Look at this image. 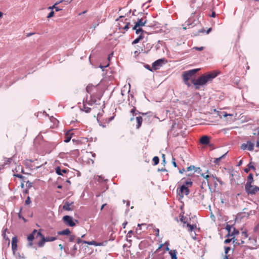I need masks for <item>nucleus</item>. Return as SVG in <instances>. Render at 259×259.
Masks as SVG:
<instances>
[{"label": "nucleus", "instance_id": "1", "mask_svg": "<svg viewBox=\"0 0 259 259\" xmlns=\"http://www.w3.org/2000/svg\"><path fill=\"white\" fill-rule=\"evenodd\" d=\"M219 73L220 72L217 71L207 72L200 76L196 80L192 79V82L195 85L196 89H199L200 85H204L211 82Z\"/></svg>", "mask_w": 259, "mask_h": 259}, {"label": "nucleus", "instance_id": "2", "mask_svg": "<svg viewBox=\"0 0 259 259\" xmlns=\"http://www.w3.org/2000/svg\"><path fill=\"white\" fill-rule=\"evenodd\" d=\"M86 91L91 95V101L94 103H96L97 100L100 99L102 96V92L98 85H94L92 84H89L86 88Z\"/></svg>", "mask_w": 259, "mask_h": 259}, {"label": "nucleus", "instance_id": "3", "mask_svg": "<svg viewBox=\"0 0 259 259\" xmlns=\"http://www.w3.org/2000/svg\"><path fill=\"white\" fill-rule=\"evenodd\" d=\"M147 22V20L146 17H143L141 19L138 18L135 25L133 26V29L136 31V33L137 34L140 32L146 33V32L143 30L142 27L145 26Z\"/></svg>", "mask_w": 259, "mask_h": 259}, {"label": "nucleus", "instance_id": "4", "mask_svg": "<svg viewBox=\"0 0 259 259\" xmlns=\"http://www.w3.org/2000/svg\"><path fill=\"white\" fill-rule=\"evenodd\" d=\"M38 237H40V240L37 243V245L39 247H42L45 245V243L46 242H52L54 241H55L57 239L56 237H53V236H48V237H45V236L41 234V230H38L37 232V234L36 236V238H37Z\"/></svg>", "mask_w": 259, "mask_h": 259}, {"label": "nucleus", "instance_id": "5", "mask_svg": "<svg viewBox=\"0 0 259 259\" xmlns=\"http://www.w3.org/2000/svg\"><path fill=\"white\" fill-rule=\"evenodd\" d=\"M192 184V182L186 181L180 187L179 191L178 190L179 188L177 189V192L181 198H183L184 195H188L189 194L190 191L188 188L191 187Z\"/></svg>", "mask_w": 259, "mask_h": 259}, {"label": "nucleus", "instance_id": "6", "mask_svg": "<svg viewBox=\"0 0 259 259\" xmlns=\"http://www.w3.org/2000/svg\"><path fill=\"white\" fill-rule=\"evenodd\" d=\"M117 20L119 21L118 27L119 29L127 30L129 28L130 22L127 21V19L124 16H120Z\"/></svg>", "mask_w": 259, "mask_h": 259}, {"label": "nucleus", "instance_id": "7", "mask_svg": "<svg viewBox=\"0 0 259 259\" xmlns=\"http://www.w3.org/2000/svg\"><path fill=\"white\" fill-rule=\"evenodd\" d=\"M245 190L248 195H254L259 191V187L252 184H246Z\"/></svg>", "mask_w": 259, "mask_h": 259}, {"label": "nucleus", "instance_id": "8", "mask_svg": "<svg viewBox=\"0 0 259 259\" xmlns=\"http://www.w3.org/2000/svg\"><path fill=\"white\" fill-rule=\"evenodd\" d=\"M198 69H192L183 73L182 77L183 80H189L198 70Z\"/></svg>", "mask_w": 259, "mask_h": 259}, {"label": "nucleus", "instance_id": "9", "mask_svg": "<svg viewBox=\"0 0 259 259\" xmlns=\"http://www.w3.org/2000/svg\"><path fill=\"white\" fill-rule=\"evenodd\" d=\"M247 236V232H242L241 233V238L240 239H239L238 238H235V239L233 240V243L235 245L242 244L244 243L243 239H246Z\"/></svg>", "mask_w": 259, "mask_h": 259}, {"label": "nucleus", "instance_id": "10", "mask_svg": "<svg viewBox=\"0 0 259 259\" xmlns=\"http://www.w3.org/2000/svg\"><path fill=\"white\" fill-rule=\"evenodd\" d=\"M63 221L66 225L69 226L74 227L76 225V224L73 220L72 218L69 215L64 216L63 218Z\"/></svg>", "mask_w": 259, "mask_h": 259}, {"label": "nucleus", "instance_id": "11", "mask_svg": "<svg viewBox=\"0 0 259 259\" xmlns=\"http://www.w3.org/2000/svg\"><path fill=\"white\" fill-rule=\"evenodd\" d=\"M226 229L228 232L227 234L228 237L232 236L235 234H239V231L237 229L229 225H227Z\"/></svg>", "mask_w": 259, "mask_h": 259}, {"label": "nucleus", "instance_id": "12", "mask_svg": "<svg viewBox=\"0 0 259 259\" xmlns=\"http://www.w3.org/2000/svg\"><path fill=\"white\" fill-rule=\"evenodd\" d=\"M254 144L250 141H247L246 143H243L241 146V149L242 150L247 149L248 150L251 151L254 148Z\"/></svg>", "mask_w": 259, "mask_h": 259}, {"label": "nucleus", "instance_id": "13", "mask_svg": "<svg viewBox=\"0 0 259 259\" xmlns=\"http://www.w3.org/2000/svg\"><path fill=\"white\" fill-rule=\"evenodd\" d=\"M38 231L34 230L32 232L29 234L27 237V240L28 241V246H32L33 245V241L34 239L35 236H36L37 234Z\"/></svg>", "mask_w": 259, "mask_h": 259}, {"label": "nucleus", "instance_id": "14", "mask_svg": "<svg viewBox=\"0 0 259 259\" xmlns=\"http://www.w3.org/2000/svg\"><path fill=\"white\" fill-rule=\"evenodd\" d=\"M76 242L78 244H79V243H84V244H89V245H95V246H100V245H101L102 244V243H97L95 241H83V240H82L79 238H78L77 239Z\"/></svg>", "mask_w": 259, "mask_h": 259}, {"label": "nucleus", "instance_id": "15", "mask_svg": "<svg viewBox=\"0 0 259 259\" xmlns=\"http://www.w3.org/2000/svg\"><path fill=\"white\" fill-rule=\"evenodd\" d=\"M164 61V59H160L154 62L152 64V68L153 70H156L159 69Z\"/></svg>", "mask_w": 259, "mask_h": 259}, {"label": "nucleus", "instance_id": "16", "mask_svg": "<svg viewBox=\"0 0 259 259\" xmlns=\"http://www.w3.org/2000/svg\"><path fill=\"white\" fill-rule=\"evenodd\" d=\"M17 242L18 239L17 237H13L12 239V248L14 253L17 250Z\"/></svg>", "mask_w": 259, "mask_h": 259}, {"label": "nucleus", "instance_id": "17", "mask_svg": "<svg viewBox=\"0 0 259 259\" xmlns=\"http://www.w3.org/2000/svg\"><path fill=\"white\" fill-rule=\"evenodd\" d=\"M199 141L201 144L206 145L210 142V138L207 136H203L200 139Z\"/></svg>", "mask_w": 259, "mask_h": 259}, {"label": "nucleus", "instance_id": "18", "mask_svg": "<svg viewBox=\"0 0 259 259\" xmlns=\"http://www.w3.org/2000/svg\"><path fill=\"white\" fill-rule=\"evenodd\" d=\"M187 171H193L194 172H198L199 174H200V172L201 171V169L200 167H195L194 165H190V166H188L187 168Z\"/></svg>", "mask_w": 259, "mask_h": 259}, {"label": "nucleus", "instance_id": "19", "mask_svg": "<svg viewBox=\"0 0 259 259\" xmlns=\"http://www.w3.org/2000/svg\"><path fill=\"white\" fill-rule=\"evenodd\" d=\"M73 202L69 203L68 202H66L65 203L63 206V209L65 210L70 211L73 210Z\"/></svg>", "mask_w": 259, "mask_h": 259}, {"label": "nucleus", "instance_id": "20", "mask_svg": "<svg viewBox=\"0 0 259 259\" xmlns=\"http://www.w3.org/2000/svg\"><path fill=\"white\" fill-rule=\"evenodd\" d=\"M73 134L71 133V131H69L67 132L66 133L64 137V142L65 143L69 142L71 139L72 138V135Z\"/></svg>", "mask_w": 259, "mask_h": 259}, {"label": "nucleus", "instance_id": "21", "mask_svg": "<svg viewBox=\"0 0 259 259\" xmlns=\"http://www.w3.org/2000/svg\"><path fill=\"white\" fill-rule=\"evenodd\" d=\"M56 172L58 175H63L62 173H66L68 170L64 169H61L59 166H57L55 168Z\"/></svg>", "mask_w": 259, "mask_h": 259}, {"label": "nucleus", "instance_id": "22", "mask_svg": "<svg viewBox=\"0 0 259 259\" xmlns=\"http://www.w3.org/2000/svg\"><path fill=\"white\" fill-rule=\"evenodd\" d=\"M139 34H140V35L132 42L133 45L136 44L138 43L140 40H141L142 39H143L144 34L145 33L140 32Z\"/></svg>", "mask_w": 259, "mask_h": 259}, {"label": "nucleus", "instance_id": "23", "mask_svg": "<svg viewBox=\"0 0 259 259\" xmlns=\"http://www.w3.org/2000/svg\"><path fill=\"white\" fill-rule=\"evenodd\" d=\"M71 232L69 229L58 232L57 234L59 235H69Z\"/></svg>", "mask_w": 259, "mask_h": 259}, {"label": "nucleus", "instance_id": "24", "mask_svg": "<svg viewBox=\"0 0 259 259\" xmlns=\"http://www.w3.org/2000/svg\"><path fill=\"white\" fill-rule=\"evenodd\" d=\"M64 2V1H63V0H61V1H59V2H56V3H55V4L53 6H52V7H50L49 8V9H55V10H56V11H57H57H59L61 10V9H60L59 8H58V7H56V6H57V5H58L59 4H60V3H62V2Z\"/></svg>", "mask_w": 259, "mask_h": 259}, {"label": "nucleus", "instance_id": "25", "mask_svg": "<svg viewBox=\"0 0 259 259\" xmlns=\"http://www.w3.org/2000/svg\"><path fill=\"white\" fill-rule=\"evenodd\" d=\"M136 120H137V124L136 125V127H137V128H139L141 127L142 121H143L142 117L141 116L137 117Z\"/></svg>", "mask_w": 259, "mask_h": 259}, {"label": "nucleus", "instance_id": "26", "mask_svg": "<svg viewBox=\"0 0 259 259\" xmlns=\"http://www.w3.org/2000/svg\"><path fill=\"white\" fill-rule=\"evenodd\" d=\"M81 110L85 111L86 113H89L91 111L90 107H87L86 104L83 103L82 107L80 108Z\"/></svg>", "mask_w": 259, "mask_h": 259}, {"label": "nucleus", "instance_id": "27", "mask_svg": "<svg viewBox=\"0 0 259 259\" xmlns=\"http://www.w3.org/2000/svg\"><path fill=\"white\" fill-rule=\"evenodd\" d=\"M253 182V174H250L247 178V181L246 184H252Z\"/></svg>", "mask_w": 259, "mask_h": 259}, {"label": "nucleus", "instance_id": "28", "mask_svg": "<svg viewBox=\"0 0 259 259\" xmlns=\"http://www.w3.org/2000/svg\"><path fill=\"white\" fill-rule=\"evenodd\" d=\"M187 227L188 228V231L192 232L194 229H195L196 228V225L187 224Z\"/></svg>", "mask_w": 259, "mask_h": 259}, {"label": "nucleus", "instance_id": "29", "mask_svg": "<svg viewBox=\"0 0 259 259\" xmlns=\"http://www.w3.org/2000/svg\"><path fill=\"white\" fill-rule=\"evenodd\" d=\"M163 244H161L158 246V248L154 251V252L153 253L152 255L153 256V258H156V254L158 253L161 248L162 247Z\"/></svg>", "mask_w": 259, "mask_h": 259}, {"label": "nucleus", "instance_id": "30", "mask_svg": "<svg viewBox=\"0 0 259 259\" xmlns=\"http://www.w3.org/2000/svg\"><path fill=\"white\" fill-rule=\"evenodd\" d=\"M169 254L171 256V259H177V252L176 250H170Z\"/></svg>", "mask_w": 259, "mask_h": 259}, {"label": "nucleus", "instance_id": "31", "mask_svg": "<svg viewBox=\"0 0 259 259\" xmlns=\"http://www.w3.org/2000/svg\"><path fill=\"white\" fill-rule=\"evenodd\" d=\"M200 174L201 175V176H202L204 178H205L208 184L209 183V179L211 178V177H213V175H211H211H205L204 174L201 173V172H200Z\"/></svg>", "mask_w": 259, "mask_h": 259}, {"label": "nucleus", "instance_id": "32", "mask_svg": "<svg viewBox=\"0 0 259 259\" xmlns=\"http://www.w3.org/2000/svg\"><path fill=\"white\" fill-rule=\"evenodd\" d=\"M225 155H226V154L223 155L222 156H220L219 158H215V159L213 161L214 163L216 164L219 165L220 163V160L225 156Z\"/></svg>", "mask_w": 259, "mask_h": 259}, {"label": "nucleus", "instance_id": "33", "mask_svg": "<svg viewBox=\"0 0 259 259\" xmlns=\"http://www.w3.org/2000/svg\"><path fill=\"white\" fill-rule=\"evenodd\" d=\"M153 162H154V165H157L159 163V157L158 156H154L153 158V159H152Z\"/></svg>", "mask_w": 259, "mask_h": 259}, {"label": "nucleus", "instance_id": "34", "mask_svg": "<svg viewBox=\"0 0 259 259\" xmlns=\"http://www.w3.org/2000/svg\"><path fill=\"white\" fill-rule=\"evenodd\" d=\"M75 239V236L74 235H70L69 236V242H73L74 241Z\"/></svg>", "mask_w": 259, "mask_h": 259}, {"label": "nucleus", "instance_id": "35", "mask_svg": "<svg viewBox=\"0 0 259 259\" xmlns=\"http://www.w3.org/2000/svg\"><path fill=\"white\" fill-rule=\"evenodd\" d=\"M204 48L203 47H194L193 48V49L197 50V51H201L204 50Z\"/></svg>", "mask_w": 259, "mask_h": 259}, {"label": "nucleus", "instance_id": "36", "mask_svg": "<svg viewBox=\"0 0 259 259\" xmlns=\"http://www.w3.org/2000/svg\"><path fill=\"white\" fill-rule=\"evenodd\" d=\"M234 239H235V237H233L231 238H228L225 240L224 242L225 243L227 244L230 243L232 240L233 241Z\"/></svg>", "mask_w": 259, "mask_h": 259}, {"label": "nucleus", "instance_id": "37", "mask_svg": "<svg viewBox=\"0 0 259 259\" xmlns=\"http://www.w3.org/2000/svg\"><path fill=\"white\" fill-rule=\"evenodd\" d=\"M31 203L30 198L29 196H28L26 200L25 201V203L26 205H29Z\"/></svg>", "mask_w": 259, "mask_h": 259}, {"label": "nucleus", "instance_id": "38", "mask_svg": "<svg viewBox=\"0 0 259 259\" xmlns=\"http://www.w3.org/2000/svg\"><path fill=\"white\" fill-rule=\"evenodd\" d=\"M231 248L230 247H225V254H228L229 251L230 250Z\"/></svg>", "mask_w": 259, "mask_h": 259}, {"label": "nucleus", "instance_id": "39", "mask_svg": "<svg viewBox=\"0 0 259 259\" xmlns=\"http://www.w3.org/2000/svg\"><path fill=\"white\" fill-rule=\"evenodd\" d=\"M54 16V11H51L49 14V15H48L47 16V18H50L52 17H53Z\"/></svg>", "mask_w": 259, "mask_h": 259}, {"label": "nucleus", "instance_id": "40", "mask_svg": "<svg viewBox=\"0 0 259 259\" xmlns=\"http://www.w3.org/2000/svg\"><path fill=\"white\" fill-rule=\"evenodd\" d=\"M248 167L249 169H255V167L252 165V164L250 162L248 164Z\"/></svg>", "mask_w": 259, "mask_h": 259}, {"label": "nucleus", "instance_id": "41", "mask_svg": "<svg viewBox=\"0 0 259 259\" xmlns=\"http://www.w3.org/2000/svg\"><path fill=\"white\" fill-rule=\"evenodd\" d=\"M175 160H176L175 158L174 157H172V164L174 167H177V164Z\"/></svg>", "mask_w": 259, "mask_h": 259}, {"label": "nucleus", "instance_id": "42", "mask_svg": "<svg viewBox=\"0 0 259 259\" xmlns=\"http://www.w3.org/2000/svg\"><path fill=\"white\" fill-rule=\"evenodd\" d=\"M145 67H146L147 69H148L149 70L151 71H155L154 70H153V69L152 67L151 68V67H150V66H149V65H146L145 66Z\"/></svg>", "mask_w": 259, "mask_h": 259}, {"label": "nucleus", "instance_id": "43", "mask_svg": "<svg viewBox=\"0 0 259 259\" xmlns=\"http://www.w3.org/2000/svg\"><path fill=\"white\" fill-rule=\"evenodd\" d=\"M154 232H155L156 236H159V230L158 229H155Z\"/></svg>", "mask_w": 259, "mask_h": 259}, {"label": "nucleus", "instance_id": "44", "mask_svg": "<svg viewBox=\"0 0 259 259\" xmlns=\"http://www.w3.org/2000/svg\"><path fill=\"white\" fill-rule=\"evenodd\" d=\"M133 233V231L132 230H131L130 231H128V232L127 233V237H132V234Z\"/></svg>", "mask_w": 259, "mask_h": 259}, {"label": "nucleus", "instance_id": "45", "mask_svg": "<svg viewBox=\"0 0 259 259\" xmlns=\"http://www.w3.org/2000/svg\"><path fill=\"white\" fill-rule=\"evenodd\" d=\"M184 83L187 85L188 87H190L191 85V84L189 82V80H187V81L186 80H183Z\"/></svg>", "mask_w": 259, "mask_h": 259}, {"label": "nucleus", "instance_id": "46", "mask_svg": "<svg viewBox=\"0 0 259 259\" xmlns=\"http://www.w3.org/2000/svg\"><path fill=\"white\" fill-rule=\"evenodd\" d=\"M140 52L139 50L135 51L134 52V54H135V56H138L140 54Z\"/></svg>", "mask_w": 259, "mask_h": 259}, {"label": "nucleus", "instance_id": "47", "mask_svg": "<svg viewBox=\"0 0 259 259\" xmlns=\"http://www.w3.org/2000/svg\"><path fill=\"white\" fill-rule=\"evenodd\" d=\"M162 157L163 158L162 162L164 164L166 163L165 159V155L164 154H162Z\"/></svg>", "mask_w": 259, "mask_h": 259}, {"label": "nucleus", "instance_id": "48", "mask_svg": "<svg viewBox=\"0 0 259 259\" xmlns=\"http://www.w3.org/2000/svg\"><path fill=\"white\" fill-rule=\"evenodd\" d=\"M151 48H152V46L150 45L147 44V48L148 49V50L147 51H145V50H144V51L148 52L149 51V50H150V49Z\"/></svg>", "mask_w": 259, "mask_h": 259}, {"label": "nucleus", "instance_id": "49", "mask_svg": "<svg viewBox=\"0 0 259 259\" xmlns=\"http://www.w3.org/2000/svg\"><path fill=\"white\" fill-rule=\"evenodd\" d=\"M18 216L20 219H22L25 222H26V220L24 217H22L20 213L18 214Z\"/></svg>", "mask_w": 259, "mask_h": 259}, {"label": "nucleus", "instance_id": "50", "mask_svg": "<svg viewBox=\"0 0 259 259\" xmlns=\"http://www.w3.org/2000/svg\"><path fill=\"white\" fill-rule=\"evenodd\" d=\"M186 171H187V170L185 168H183L182 169L179 170V172L180 174H183Z\"/></svg>", "mask_w": 259, "mask_h": 259}, {"label": "nucleus", "instance_id": "51", "mask_svg": "<svg viewBox=\"0 0 259 259\" xmlns=\"http://www.w3.org/2000/svg\"><path fill=\"white\" fill-rule=\"evenodd\" d=\"M136 111V108L134 107L131 110V112L134 114Z\"/></svg>", "mask_w": 259, "mask_h": 259}, {"label": "nucleus", "instance_id": "52", "mask_svg": "<svg viewBox=\"0 0 259 259\" xmlns=\"http://www.w3.org/2000/svg\"><path fill=\"white\" fill-rule=\"evenodd\" d=\"M73 249L74 250V253H75L76 250H77V246L76 245H74L73 247Z\"/></svg>", "mask_w": 259, "mask_h": 259}, {"label": "nucleus", "instance_id": "53", "mask_svg": "<svg viewBox=\"0 0 259 259\" xmlns=\"http://www.w3.org/2000/svg\"><path fill=\"white\" fill-rule=\"evenodd\" d=\"M229 256H230V255L225 254V255L224 257V259H231L230 258H229Z\"/></svg>", "mask_w": 259, "mask_h": 259}, {"label": "nucleus", "instance_id": "54", "mask_svg": "<svg viewBox=\"0 0 259 259\" xmlns=\"http://www.w3.org/2000/svg\"><path fill=\"white\" fill-rule=\"evenodd\" d=\"M185 220V219L183 217H182V218H181V221L182 222L184 223V224L186 223Z\"/></svg>", "mask_w": 259, "mask_h": 259}, {"label": "nucleus", "instance_id": "55", "mask_svg": "<svg viewBox=\"0 0 259 259\" xmlns=\"http://www.w3.org/2000/svg\"><path fill=\"white\" fill-rule=\"evenodd\" d=\"M144 225H146V224H139L138 225V227L139 228V229H140V230H141V227L142 226H144Z\"/></svg>", "mask_w": 259, "mask_h": 259}, {"label": "nucleus", "instance_id": "56", "mask_svg": "<svg viewBox=\"0 0 259 259\" xmlns=\"http://www.w3.org/2000/svg\"><path fill=\"white\" fill-rule=\"evenodd\" d=\"M256 147H259V139H257L256 142Z\"/></svg>", "mask_w": 259, "mask_h": 259}, {"label": "nucleus", "instance_id": "57", "mask_svg": "<svg viewBox=\"0 0 259 259\" xmlns=\"http://www.w3.org/2000/svg\"><path fill=\"white\" fill-rule=\"evenodd\" d=\"M127 224V222H125V223H123V224H122V226H123V228H125V226H126V224Z\"/></svg>", "mask_w": 259, "mask_h": 259}, {"label": "nucleus", "instance_id": "58", "mask_svg": "<svg viewBox=\"0 0 259 259\" xmlns=\"http://www.w3.org/2000/svg\"><path fill=\"white\" fill-rule=\"evenodd\" d=\"M106 205H107L106 203L103 204L102 205V206H101V210H102Z\"/></svg>", "mask_w": 259, "mask_h": 259}, {"label": "nucleus", "instance_id": "59", "mask_svg": "<svg viewBox=\"0 0 259 259\" xmlns=\"http://www.w3.org/2000/svg\"><path fill=\"white\" fill-rule=\"evenodd\" d=\"M15 176H16L17 177H18V178H21L22 177V176L21 175H19V174L15 175Z\"/></svg>", "mask_w": 259, "mask_h": 259}, {"label": "nucleus", "instance_id": "60", "mask_svg": "<svg viewBox=\"0 0 259 259\" xmlns=\"http://www.w3.org/2000/svg\"><path fill=\"white\" fill-rule=\"evenodd\" d=\"M211 28H209V29L207 30V31H206V33H207V34L209 33L211 31Z\"/></svg>", "mask_w": 259, "mask_h": 259}, {"label": "nucleus", "instance_id": "61", "mask_svg": "<svg viewBox=\"0 0 259 259\" xmlns=\"http://www.w3.org/2000/svg\"><path fill=\"white\" fill-rule=\"evenodd\" d=\"M59 247H60V248L61 249H62L63 248V245L62 244H61L59 245Z\"/></svg>", "mask_w": 259, "mask_h": 259}, {"label": "nucleus", "instance_id": "62", "mask_svg": "<svg viewBox=\"0 0 259 259\" xmlns=\"http://www.w3.org/2000/svg\"><path fill=\"white\" fill-rule=\"evenodd\" d=\"M86 12H87V11H84L82 12V13H79V15H81L82 14H85Z\"/></svg>", "mask_w": 259, "mask_h": 259}, {"label": "nucleus", "instance_id": "63", "mask_svg": "<svg viewBox=\"0 0 259 259\" xmlns=\"http://www.w3.org/2000/svg\"><path fill=\"white\" fill-rule=\"evenodd\" d=\"M160 170L162 171H167V170L165 168H162Z\"/></svg>", "mask_w": 259, "mask_h": 259}, {"label": "nucleus", "instance_id": "64", "mask_svg": "<svg viewBox=\"0 0 259 259\" xmlns=\"http://www.w3.org/2000/svg\"><path fill=\"white\" fill-rule=\"evenodd\" d=\"M199 31L200 32H204L205 31V30L204 29H202L201 30H200Z\"/></svg>", "mask_w": 259, "mask_h": 259}]
</instances>
